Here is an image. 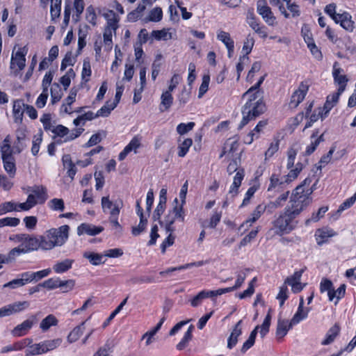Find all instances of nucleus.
I'll list each match as a JSON object with an SVG mask.
<instances>
[{
  "instance_id": "nucleus-47",
  "label": "nucleus",
  "mask_w": 356,
  "mask_h": 356,
  "mask_svg": "<svg viewBox=\"0 0 356 356\" xmlns=\"http://www.w3.org/2000/svg\"><path fill=\"white\" fill-rule=\"evenodd\" d=\"M48 207L53 211H63L65 209V204L63 199L54 198L48 202Z\"/></svg>"
},
{
  "instance_id": "nucleus-36",
  "label": "nucleus",
  "mask_w": 356,
  "mask_h": 356,
  "mask_svg": "<svg viewBox=\"0 0 356 356\" xmlns=\"http://www.w3.org/2000/svg\"><path fill=\"white\" fill-rule=\"evenodd\" d=\"M42 346L40 343H31L29 345L28 348L25 349V355L26 356H35L38 355L44 354V352L42 351Z\"/></svg>"
},
{
  "instance_id": "nucleus-19",
  "label": "nucleus",
  "mask_w": 356,
  "mask_h": 356,
  "mask_svg": "<svg viewBox=\"0 0 356 356\" xmlns=\"http://www.w3.org/2000/svg\"><path fill=\"white\" fill-rule=\"evenodd\" d=\"M336 23H340V25L347 31H353L354 26L353 22L351 20V16L349 13L344 12L337 17L334 21Z\"/></svg>"
},
{
  "instance_id": "nucleus-57",
  "label": "nucleus",
  "mask_w": 356,
  "mask_h": 356,
  "mask_svg": "<svg viewBox=\"0 0 356 356\" xmlns=\"http://www.w3.org/2000/svg\"><path fill=\"white\" fill-rule=\"evenodd\" d=\"M81 76L82 79H85L86 81H88V78L91 76V66L88 58H86L83 60Z\"/></svg>"
},
{
  "instance_id": "nucleus-14",
  "label": "nucleus",
  "mask_w": 356,
  "mask_h": 356,
  "mask_svg": "<svg viewBox=\"0 0 356 356\" xmlns=\"http://www.w3.org/2000/svg\"><path fill=\"white\" fill-rule=\"evenodd\" d=\"M140 146V138L138 136H135L129 142V143L124 148L120 153L118 159L120 161L124 160L127 154L131 151L136 153V149Z\"/></svg>"
},
{
  "instance_id": "nucleus-50",
  "label": "nucleus",
  "mask_w": 356,
  "mask_h": 356,
  "mask_svg": "<svg viewBox=\"0 0 356 356\" xmlns=\"http://www.w3.org/2000/svg\"><path fill=\"white\" fill-rule=\"evenodd\" d=\"M40 286H42V287L48 290L55 289L58 287L60 288V280L59 278H49L42 283H40Z\"/></svg>"
},
{
  "instance_id": "nucleus-34",
  "label": "nucleus",
  "mask_w": 356,
  "mask_h": 356,
  "mask_svg": "<svg viewBox=\"0 0 356 356\" xmlns=\"http://www.w3.org/2000/svg\"><path fill=\"white\" fill-rule=\"evenodd\" d=\"M1 159H5L13 156V150L10 145V138L6 136L1 146Z\"/></svg>"
},
{
  "instance_id": "nucleus-27",
  "label": "nucleus",
  "mask_w": 356,
  "mask_h": 356,
  "mask_svg": "<svg viewBox=\"0 0 356 356\" xmlns=\"http://www.w3.org/2000/svg\"><path fill=\"white\" fill-rule=\"evenodd\" d=\"M113 341L111 340H107L105 344L100 348L94 353L93 356H112L111 353L113 351Z\"/></svg>"
},
{
  "instance_id": "nucleus-37",
  "label": "nucleus",
  "mask_w": 356,
  "mask_h": 356,
  "mask_svg": "<svg viewBox=\"0 0 356 356\" xmlns=\"http://www.w3.org/2000/svg\"><path fill=\"white\" fill-rule=\"evenodd\" d=\"M38 245L39 248H41L44 250H50L54 248L55 244L54 242L49 238L47 234H45L44 236H41L38 238Z\"/></svg>"
},
{
  "instance_id": "nucleus-2",
  "label": "nucleus",
  "mask_w": 356,
  "mask_h": 356,
  "mask_svg": "<svg viewBox=\"0 0 356 356\" xmlns=\"http://www.w3.org/2000/svg\"><path fill=\"white\" fill-rule=\"evenodd\" d=\"M266 110L264 102L248 103L243 106L241 112L243 118L238 129H242L250 121L254 120L263 114Z\"/></svg>"
},
{
  "instance_id": "nucleus-49",
  "label": "nucleus",
  "mask_w": 356,
  "mask_h": 356,
  "mask_svg": "<svg viewBox=\"0 0 356 356\" xmlns=\"http://www.w3.org/2000/svg\"><path fill=\"white\" fill-rule=\"evenodd\" d=\"M328 210L327 207H322L319 208L318 211L316 213H313L312 215V217L310 218H308L305 220V225H308L311 222H317L321 218L324 216V214L325 212Z\"/></svg>"
},
{
  "instance_id": "nucleus-60",
  "label": "nucleus",
  "mask_w": 356,
  "mask_h": 356,
  "mask_svg": "<svg viewBox=\"0 0 356 356\" xmlns=\"http://www.w3.org/2000/svg\"><path fill=\"white\" fill-rule=\"evenodd\" d=\"M12 178L6 177L4 175H0V187L3 188L5 191H9L13 186V182L11 181Z\"/></svg>"
},
{
  "instance_id": "nucleus-48",
  "label": "nucleus",
  "mask_w": 356,
  "mask_h": 356,
  "mask_svg": "<svg viewBox=\"0 0 356 356\" xmlns=\"http://www.w3.org/2000/svg\"><path fill=\"white\" fill-rule=\"evenodd\" d=\"M280 215L286 220V223L288 224V227H296L293 223V220L298 216L294 211L292 212L289 209L285 208L284 211L281 213Z\"/></svg>"
},
{
  "instance_id": "nucleus-6",
  "label": "nucleus",
  "mask_w": 356,
  "mask_h": 356,
  "mask_svg": "<svg viewBox=\"0 0 356 356\" xmlns=\"http://www.w3.org/2000/svg\"><path fill=\"white\" fill-rule=\"evenodd\" d=\"M257 8L258 13L262 17L266 24L269 26L275 24L276 18L265 0L258 1Z\"/></svg>"
},
{
  "instance_id": "nucleus-39",
  "label": "nucleus",
  "mask_w": 356,
  "mask_h": 356,
  "mask_svg": "<svg viewBox=\"0 0 356 356\" xmlns=\"http://www.w3.org/2000/svg\"><path fill=\"white\" fill-rule=\"evenodd\" d=\"M259 329V325L255 327V328L251 332L249 338L248 340L243 343L241 352L245 353L249 348H250L254 343L255 338L258 332V330Z\"/></svg>"
},
{
  "instance_id": "nucleus-45",
  "label": "nucleus",
  "mask_w": 356,
  "mask_h": 356,
  "mask_svg": "<svg viewBox=\"0 0 356 356\" xmlns=\"http://www.w3.org/2000/svg\"><path fill=\"white\" fill-rule=\"evenodd\" d=\"M193 144L191 138H186L182 143L178 146V156L179 157H184L188 152L189 148Z\"/></svg>"
},
{
  "instance_id": "nucleus-23",
  "label": "nucleus",
  "mask_w": 356,
  "mask_h": 356,
  "mask_svg": "<svg viewBox=\"0 0 356 356\" xmlns=\"http://www.w3.org/2000/svg\"><path fill=\"white\" fill-rule=\"evenodd\" d=\"M289 194V191H286L280 195L275 201L270 202L267 205H265L268 211L272 213L277 208L282 207L283 205V202H286L288 199Z\"/></svg>"
},
{
  "instance_id": "nucleus-43",
  "label": "nucleus",
  "mask_w": 356,
  "mask_h": 356,
  "mask_svg": "<svg viewBox=\"0 0 356 356\" xmlns=\"http://www.w3.org/2000/svg\"><path fill=\"white\" fill-rule=\"evenodd\" d=\"M267 209L266 207L263 204H259L253 212L251 213V217L246 220V223H253L256 222L261 216V214Z\"/></svg>"
},
{
  "instance_id": "nucleus-11",
  "label": "nucleus",
  "mask_w": 356,
  "mask_h": 356,
  "mask_svg": "<svg viewBox=\"0 0 356 356\" xmlns=\"http://www.w3.org/2000/svg\"><path fill=\"white\" fill-rule=\"evenodd\" d=\"M103 230V227L95 226L88 223H82L77 228V234L81 236L83 234H86L90 236H95L101 233Z\"/></svg>"
},
{
  "instance_id": "nucleus-41",
  "label": "nucleus",
  "mask_w": 356,
  "mask_h": 356,
  "mask_svg": "<svg viewBox=\"0 0 356 356\" xmlns=\"http://www.w3.org/2000/svg\"><path fill=\"white\" fill-rule=\"evenodd\" d=\"M116 107V103H110L109 102H106L105 105H104L96 113V116L98 117H108L111 111H113Z\"/></svg>"
},
{
  "instance_id": "nucleus-25",
  "label": "nucleus",
  "mask_w": 356,
  "mask_h": 356,
  "mask_svg": "<svg viewBox=\"0 0 356 356\" xmlns=\"http://www.w3.org/2000/svg\"><path fill=\"white\" fill-rule=\"evenodd\" d=\"M73 262L74 260L70 259L58 261L53 266V270L56 273H63L72 268Z\"/></svg>"
},
{
  "instance_id": "nucleus-10",
  "label": "nucleus",
  "mask_w": 356,
  "mask_h": 356,
  "mask_svg": "<svg viewBox=\"0 0 356 356\" xmlns=\"http://www.w3.org/2000/svg\"><path fill=\"white\" fill-rule=\"evenodd\" d=\"M27 53L26 47L19 48L15 54L12 55L10 67L14 68L17 66L19 70H22L25 67L26 58L25 55Z\"/></svg>"
},
{
  "instance_id": "nucleus-55",
  "label": "nucleus",
  "mask_w": 356,
  "mask_h": 356,
  "mask_svg": "<svg viewBox=\"0 0 356 356\" xmlns=\"http://www.w3.org/2000/svg\"><path fill=\"white\" fill-rule=\"evenodd\" d=\"M206 298H207V297L205 294V290H202L191 300V305L193 307H197L200 306Z\"/></svg>"
},
{
  "instance_id": "nucleus-9",
  "label": "nucleus",
  "mask_w": 356,
  "mask_h": 356,
  "mask_svg": "<svg viewBox=\"0 0 356 356\" xmlns=\"http://www.w3.org/2000/svg\"><path fill=\"white\" fill-rule=\"evenodd\" d=\"M308 90V86L301 83L298 90L292 95L289 106L291 108H296L300 102L303 101Z\"/></svg>"
},
{
  "instance_id": "nucleus-30",
  "label": "nucleus",
  "mask_w": 356,
  "mask_h": 356,
  "mask_svg": "<svg viewBox=\"0 0 356 356\" xmlns=\"http://www.w3.org/2000/svg\"><path fill=\"white\" fill-rule=\"evenodd\" d=\"M62 343L61 339H51V340H46L41 342L42 350V351L44 352V353H46L49 351L53 350L60 346Z\"/></svg>"
},
{
  "instance_id": "nucleus-8",
  "label": "nucleus",
  "mask_w": 356,
  "mask_h": 356,
  "mask_svg": "<svg viewBox=\"0 0 356 356\" xmlns=\"http://www.w3.org/2000/svg\"><path fill=\"white\" fill-rule=\"evenodd\" d=\"M157 0H141L138 3L137 8L130 12L127 18L129 21L136 22L138 19L140 18L143 12L146 10L147 6H151Z\"/></svg>"
},
{
  "instance_id": "nucleus-12",
  "label": "nucleus",
  "mask_w": 356,
  "mask_h": 356,
  "mask_svg": "<svg viewBox=\"0 0 356 356\" xmlns=\"http://www.w3.org/2000/svg\"><path fill=\"white\" fill-rule=\"evenodd\" d=\"M273 227L275 229V233L277 235L282 236L284 234H288L294 229V227H288V224L286 223L285 219L280 214L278 218L273 222Z\"/></svg>"
},
{
  "instance_id": "nucleus-53",
  "label": "nucleus",
  "mask_w": 356,
  "mask_h": 356,
  "mask_svg": "<svg viewBox=\"0 0 356 356\" xmlns=\"http://www.w3.org/2000/svg\"><path fill=\"white\" fill-rule=\"evenodd\" d=\"M86 20L89 23H90L92 26H96L97 15L95 13V8L92 6H89L86 8Z\"/></svg>"
},
{
  "instance_id": "nucleus-40",
  "label": "nucleus",
  "mask_w": 356,
  "mask_h": 356,
  "mask_svg": "<svg viewBox=\"0 0 356 356\" xmlns=\"http://www.w3.org/2000/svg\"><path fill=\"white\" fill-rule=\"evenodd\" d=\"M264 92L263 91H254L250 94L245 95V92L243 93L242 98H248L246 102L248 103H254V102H264Z\"/></svg>"
},
{
  "instance_id": "nucleus-28",
  "label": "nucleus",
  "mask_w": 356,
  "mask_h": 356,
  "mask_svg": "<svg viewBox=\"0 0 356 356\" xmlns=\"http://www.w3.org/2000/svg\"><path fill=\"white\" fill-rule=\"evenodd\" d=\"M3 163V168L8 173L10 178H14L16 174V166L14 157H9L8 159H2Z\"/></svg>"
},
{
  "instance_id": "nucleus-17",
  "label": "nucleus",
  "mask_w": 356,
  "mask_h": 356,
  "mask_svg": "<svg viewBox=\"0 0 356 356\" xmlns=\"http://www.w3.org/2000/svg\"><path fill=\"white\" fill-rule=\"evenodd\" d=\"M35 196L40 204H43L48 197L47 189L42 185H35L29 189Z\"/></svg>"
},
{
  "instance_id": "nucleus-5",
  "label": "nucleus",
  "mask_w": 356,
  "mask_h": 356,
  "mask_svg": "<svg viewBox=\"0 0 356 356\" xmlns=\"http://www.w3.org/2000/svg\"><path fill=\"white\" fill-rule=\"evenodd\" d=\"M37 322V316L31 315L29 318L15 327L11 333L14 337H17L24 336Z\"/></svg>"
},
{
  "instance_id": "nucleus-63",
  "label": "nucleus",
  "mask_w": 356,
  "mask_h": 356,
  "mask_svg": "<svg viewBox=\"0 0 356 356\" xmlns=\"http://www.w3.org/2000/svg\"><path fill=\"white\" fill-rule=\"evenodd\" d=\"M147 222V219H144V218H140V222H139L138 225L137 227H132V230H131L132 234L134 236H138L140 233H142L146 227Z\"/></svg>"
},
{
  "instance_id": "nucleus-20",
  "label": "nucleus",
  "mask_w": 356,
  "mask_h": 356,
  "mask_svg": "<svg viewBox=\"0 0 356 356\" xmlns=\"http://www.w3.org/2000/svg\"><path fill=\"white\" fill-rule=\"evenodd\" d=\"M83 257L87 259L89 262L94 266H98L104 264L106 260H104V254H99L94 252L86 251L83 254Z\"/></svg>"
},
{
  "instance_id": "nucleus-58",
  "label": "nucleus",
  "mask_w": 356,
  "mask_h": 356,
  "mask_svg": "<svg viewBox=\"0 0 356 356\" xmlns=\"http://www.w3.org/2000/svg\"><path fill=\"white\" fill-rule=\"evenodd\" d=\"M288 289L286 285L284 283V284L280 286L279 293L277 294L276 298L280 300V306L282 307L284 303V301L288 298Z\"/></svg>"
},
{
  "instance_id": "nucleus-35",
  "label": "nucleus",
  "mask_w": 356,
  "mask_h": 356,
  "mask_svg": "<svg viewBox=\"0 0 356 356\" xmlns=\"http://www.w3.org/2000/svg\"><path fill=\"white\" fill-rule=\"evenodd\" d=\"M334 235V231L328 229H318L315 234L318 245H322L326 241L327 238L333 236Z\"/></svg>"
},
{
  "instance_id": "nucleus-62",
  "label": "nucleus",
  "mask_w": 356,
  "mask_h": 356,
  "mask_svg": "<svg viewBox=\"0 0 356 356\" xmlns=\"http://www.w3.org/2000/svg\"><path fill=\"white\" fill-rule=\"evenodd\" d=\"M254 43V38L250 34H249L247 36L243 47V51L245 53L246 55L251 52Z\"/></svg>"
},
{
  "instance_id": "nucleus-59",
  "label": "nucleus",
  "mask_w": 356,
  "mask_h": 356,
  "mask_svg": "<svg viewBox=\"0 0 356 356\" xmlns=\"http://www.w3.org/2000/svg\"><path fill=\"white\" fill-rule=\"evenodd\" d=\"M271 316L269 314H268L264 318V321L261 326H259L260 330V335L261 337H264L265 335L268 332L269 327L270 325Z\"/></svg>"
},
{
  "instance_id": "nucleus-42",
  "label": "nucleus",
  "mask_w": 356,
  "mask_h": 356,
  "mask_svg": "<svg viewBox=\"0 0 356 356\" xmlns=\"http://www.w3.org/2000/svg\"><path fill=\"white\" fill-rule=\"evenodd\" d=\"M120 211V207L119 205H115V207L112 209V210L109 212L110 218L109 221L115 228H119L121 229V226L118 220V216Z\"/></svg>"
},
{
  "instance_id": "nucleus-21",
  "label": "nucleus",
  "mask_w": 356,
  "mask_h": 356,
  "mask_svg": "<svg viewBox=\"0 0 356 356\" xmlns=\"http://www.w3.org/2000/svg\"><path fill=\"white\" fill-rule=\"evenodd\" d=\"M244 177V170L239 169L236 175L234 177V181L232 185L230 187L229 193L232 194L233 196L236 195L238 193V188L241 184V181Z\"/></svg>"
},
{
  "instance_id": "nucleus-29",
  "label": "nucleus",
  "mask_w": 356,
  "mask_h": 356,
  "mask_svg": "<svg viewBox=\"0 0 356 356\" xmlns=\"http://www.w3.org/2000/svg\"><path fill=\"white\" fill-rule=\"evenodd\" d=\"M38 244V238L29 235L22 248L24 250V252L27 253L31 251L37 250L39 248Z\"/></svg>"
},
{
  "instance_id": "nucleus-44",
  "label": "nucleus",
  "mask_w": 356,
  "mask_h": 356,
  "mask_svg": "<svg viewBox=\"0 0 356 356\" xmlns=\"http://www.w3.org/2000/svg\"><path fill=\"white\" fill-rule=\"evenodd\" d=\"M62 95L63 94L61 92L59 84L56 83H54L51 88V104H55L59 102L62 97Z\"/></svg>"
},
{
  "instance_id": "nucleus-16",
  "label": "nucleus",
  "mask_w": 356,
  "mask_h": 356,
  "mask_svg": "<svg viewBox=\"0 0 356 356\" xmlns=\"http://www.w3.org/2000/svg\"><path fill=\"white\" fill-rule=\"evenodd\" d=\"M103 16L107 21L105 29H109L115 32L118 27V24L120 20L118 16L113 10H108L103 14Z\"/></svg>"
},
{
  "instance_id": "nucleus-7",
  "label": "nucleus",
  "mask_w": 356,
  "mask_h": 356,
  "mask_svg": "<svg viewBox=\"0 0 356 356\" xmlns=\"http://www.w3.org/2000/svg\"><path fill=\"white\" fill-rule=\"evenodd\" d=\"M28 301L15 302L0 309V318L22 312L29 307Z\"/></svg>"
},
{
  "instance_id": "nucleus-15",
  "label": "nucleus",
  "mask_w": 356,
  "mask_h": 356,
  "mask_svg": "<svg viewBox=\"0 0 356 356\" xmlns=\"http://www.w3.org/2000/svg\"><path fill=\"white\" fill-rule=\"evenodd\" d=\"M293 327L289 320L282 318L280 316L278 318L276 337L277 339H282L286 335L288 331Z\"/></svg>"
},
{
  "instance_id": "nucleus-31",
  "label": "nucleus",
  "mask_w": 356,
  "mask_h": 356,
  "mask_svg": "<svg viewBox=\"0 0 356 356\" xmlns=\"http://www.w3.org/2000/svg\"><path fill=\"white\" fill-rule=\"evenodd\" d=\"M194 330V326L191 325L187 331L185 332L184 337L181 340V341L177 345V349L179 350H181L184 349L188 344L189 341L192 339L193 337V331Z\"/></svg>"
},
{
  "instance_id": "nucleus-3",
  "label": "nucleus",
  "mask_w": 356,
  "mask_h": 356,
  "mask_svg": "<svg viewBox=\"0 0 356 356\" xmlns=\"http://www.w3.org/2000/svg\"><path fill=\"white\" fill-rule=\"evenodd\" d=\"M175 202H176V204L178 203V200L177 198H175ZM176 219L179 220L181 222L184 221V211L182 208V205L176 204L165 216L163 224H165L166 232H173L175 231L173 224Z\"/></svg>"
},
{
  "instance_id": "nucleus-61",
  "label": "nucleus",
  "mask_w": 356,
  "mask_h": 356,
  "mask_svg": "<svg viewBox=\"0 0 356 356\" xmlns=\"http://www.w3.org/2000/svg\"><path fill=\"white\" fill-rule=\"evenodd\" d=\"M194 126L195 123L193 122H188L187 124L181 123L177 127V131L180 135H184L188 133L189 131L192 130Z\"/></svg>"
},
{
  "instance_id": "nucleus-52",
  "label": "nucleus",
  "mask_w": 356,
  "mask_h": 356,
  "mask_svg": "<svg viewBox=\"0 0 356 356\" xmlns=\"http://www.w3.org/2000/svg\"><path fill=\"white\" fill-rule=\"evenodd\" d=\"M210 82L209 74H204L202 77V81L199 88L198 98L202 96L207 92Z\"/></svg>"
},
{
  "instance_id": "nucleus-38",
  "label": "nucleus",
  "mask_w": 356,
  "mask_h": 356,
  "mask_svg": "<svg viewBox=\"0 0 356 356\" xmlns=\"http://www.w3.org/2000/svg\"><path fill=\"white\" fill-rule=\"evenodd\" d=\"M217 38L224 43L227 49H232V47H234V41L231 38L229 33L224 31H220L217 34Z\"/></svg>"
},
{
  "instance_id": "nucleus-24",
  "label": "nucleus",
  "mask_w": 356,
  "mask_h": 356,
  "mask_svg": "<svg viewBox=\"0 0 356 356\" xmlns=\"http://www.w3.org/2000/svg\"><path fill=\"white\" fill-rule=\"evenodd\" d=\"M242 321H239L235 325L227 341V348L232 349L234 346H236L238 341V337L241 334V329L240 328V325Z\"/></svg>"
},
{
  "instance_id": "nucleus-1",
  "label": "nucleus",
  "mask_w": 356,
  "mask_h": 356,
  "mask_svg": "<svg viewBox=\"0 0 356 356\" xmlns=\"http://www.w3.org/2000/svg\"><path fill=\"white\" fill-rule=\"evenodd\" d=\"M311 180L307 178L304 180L303 183L298 186L292 192L290 200L286 207L289 209L292 212L296 215H299L307 207H308L312 198L311 195L313 192L312 188L305 189V185L308 182L310 183Z\"/></svg>"
},
{
  "instance_id": "nucleus-54",
  "label": "nucleus",
  "mask_w": 356,
  "mask_h": 356,
  "mask_svg": "<svg viewBox=\"0 0 356 356\" xmlns=\"http://www.w3.org/2000/svg\"><path fill=\"white\" fill-rule=\"evenodd\" d=\"M13 211H17L16 203L13 202H6L0 204V216Z\"/></svg>"
},
{
  "instance_id": "nucleus-33",
  "label": "nucleus",
  "mask_w": 356,
  "mask_h": 356,
  "mask_svg": "<svg viewBox=\"0 0 356 356\" xmlns=\"http://www.w3.org/2000/svg\"><path fill=\"white\" fill-rule=\"evenodd\" d=\"M163 11L160 7H156L151 10L149 13L148 16L145 19L146 22H158L162 19Z\"/></svg>"
},
{
  "instance_id": "nucleus-13",
  "label": "nucleus",
  "mask_w": 356,
  "mask_h": 356,
  "mask_svg": "<svg viewBox=\"0 0 356 356\" xmlns=\"http://www.w3.org/2000/svg\"><path fill=\"white\" fill-rule=\"evenodd\" d=\"M26 106V104H24L22 99H17L14 101L13 106V113L15 122L22 123Z\"/></svg>"
},
{
  "instance_id": "nucleus-26",
  "label": "nucleus",
  "mask_w": 356,
  "mask_h": 356,
  "mask_svg": "<svg viewBox=\"0 0 356 356\" xmlns=\"http://www.w3.org/2000/svg\"><path fill=\"white\" fill-rule=\"evenodd\" d=\"M86 321L82 322L80 325L76 326L68 334L67 341L69 343H73L76 341L79 337L82 335L85 330Z\"/></svg>"
},
{
  "instance_id": "nucleus-18",
  "label": "nucleus",
  "mask_w": 356,
  "mask_h": 356,
  "mask_svg": "<svg viewBox=\"0 0 356 356\" xmlns=\"http://www.w3.org/2000/svg\"><path fill=\"white\" fill-rule=\"evenodd\" d=\"M341 327L338 323H335L326 333L325 338L321 341V345L327 346L331 344L336 337L339 334Z\"/></svg>"
},
{
  "instance_id": "nucleus-56",
  "label": "nucleus",
  "mask_w": 356,
  "mask_h": 356,
  "mask_svg": "<svg viewBox=\"0 0 356 356\" xmlns=\"http://www.w3.org/2000/svg\"><path fill=\"white\" fill-rule=\"evenodd\" d=\"M165 204H166L159 202L152 216L153 220L154 221L158 220L161 225H163V221L161 220V216L165 209Z\"/></svg>"
},
{
  "instance_id": "nucleus-64",
  "label": "nucleus",
  "mask_w": 356,
  "mask_h": 356,
  "mask_svg": "<svg viewBox=\"0 0 356 356\" xmlns=\"http://www.w3.org/2000/svg\"><path fill=\"white\" fill-rule=\"evenodd\" d=\"M286 7L288 10L291 13L292 17H297L300 15V10L299 8V6L297 5L294 2L288 1V3L286 4Z\"/></svg>"
},
{
  "instance_id": "nucleus-46",
  "label": "nucleus",
  "mask_w": 356,
  "mask_h": 356,
  "mask_svg": "<svg viewBox=\"0 0 356 356\" xmlns=\"http://www.w3.org/2000/svg\"><path fill=\"white\" fill-rule=\"evenodd\" d=\"M60 10L61 0H51L50 13L52 20H54L60 16Z\"/></svg>"
},
{
  "instance_id": "nucleus-22",
  "label": "nucleus",
  "mask_w": 356,
  "mask_h": 356,
  "mask_svg": "<svg viewBox=\"0 0 356 356\" xmlns=\"http://www.w3.org/2000/svg\"><path fill=\"white\" fill-rule=\"evenodd\" d=\"M161 104L159 106L160 111L163 112L165 111L168 110L173 102L172 92L168 90L163 92L161 95Z\"/></svg>"
},
{
  "instance_id": "nucleus-4",
  "label": "nucleus",
  "mask_w": 356,
  "mask_h": 356,
  "mask_svg": "<svg viewBox=\"0 0 356 356\" xmlns=\"http://www.w3.org/2000/svg\"><path fill=\"white\" fill-rule=\"evenodd\" d=\"M70 227L67 225L58 228H51L46 231V234L55 244V246H62L69 238Z\"/></svg>"
},
{
  "instance_id": "nucleus-32",
  "label": "nucleus",
  "mask_w": 356,
  "mask_h": 356,
  "mask_svg": "<svg viewBox=\"0 0 356 356\" xmlns=\"http://www.w3.org/2000/svg\"><path fill=\"white\" fill-rule=\"evenodd\" d=\"M57 324V318L54 315L49 314L41 321L40 327L43 332H46L51 326H56Z\"/></svg>"
},
{
  "instance_id": "nucleus-51",
  "label": "nucleus",
  "mask_w": 356,
  "mask_h": 356,
  "mask_svg": "<svg viewBox=\"0 0 356 356\" xmlns=\"http://www.w3.org/2000/svg\"><path fill=\"white\" fill-rule=\"evenodd\" d=\"M155 280L154 277L152 276H138L133 277L129 280V282L131 284H144V283H152L154 282Z\"/></svg>"
}]
</instances>
